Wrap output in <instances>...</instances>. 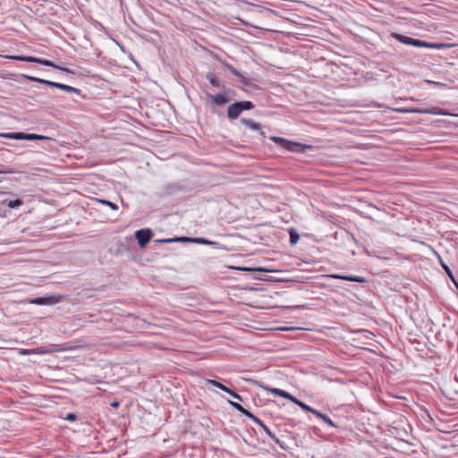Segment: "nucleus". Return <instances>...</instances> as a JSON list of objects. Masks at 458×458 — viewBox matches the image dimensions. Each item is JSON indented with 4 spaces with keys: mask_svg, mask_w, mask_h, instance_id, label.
<instances>
[{
    "mask_svg": "<svg viewBox=\"0 0 458 458\" xmlns=\"http://www.w3.org/2000/svg\"><path fill=\"white\" fill-rule=\"evenodd\" d=\"M224 66L234 76H241V72L235 69L232 64L227 63H223Z\"/></svg>",
    "mask_w": 458,
    "mask_h": 458,
    "instance_id": "24",
    "label": "nucleus"
},
{
    "mask_svg": "<svg viewBox=\"0 0 458 458\" xmlns=\"http://www.w3.org/2000/svg\"><path fill=\"white\" fill-rule=\"evenodd\" d=\"M260 427L264 429V431L267 433L268 437L272 436V431L264 424V422Z\"/></svg>",
    "mask_w": 458,
    "mask_h": 458,
    "instance_id": "36",
    "label": "nucleus"
},
{
    "mask_svg": "<svg viewBox=\"0 0 458 458\" xmlns=\"http://www.w3.org/2000/svg\"><path fill=\"white\" fill-rule=\"evenodd\" d=\"M30 302L32 304H37V305H48L47 301L46 300V296L34 298V299L30 300Z\"/></svg>",
    "mask_w": 458,
    "mask_h": 458,
    "instance_id": "23",
    "label": "nucleus"
},
{
    "mask_svg": "<svg viewBox=\"0 0 458 458\" xmlns=\"http://www.w3.org/2000/svg\"><path fill=\"white\" fill-rule=\"evenodd\" d=\"M28 80H30V81H34V82H38L39 81V78H37V77H33V76H27Z\"/></svg>",
    "mask_w": 458,
    "mask_h": 458,
    "instance_id": "41",
    "label": "nucleus"
},
{
    "mask_svg": "<svg viewBox=\"0 0 458 458\" xmlns=\"http://www.w3.org/2000/svg\"><path fill=\"white\" fill-rule=\"evenodd\" d=\"M289 234H290V239H289V242L291 245H295L297 244L299 239H300V235L299 233H297L296 230L294 229H290L289 231Z\"/></svg>",
    "mask_w": 458,
    "mask_h": 458,
    "instance_id": "18",
    "label": "nucleus"
},
{
    "mask_svg": "<svg viewBox=\"0 0 458 458\" xmlns=\"http://www.w3.org/2000/svg\"><path fill=\"white\" fill-rule=\"evenodd\" d=\"M272 440H274L275 443H276L277 445H279L282 448H284V445L282 444V442L279 440V438H277L274 434H272V436L269 437Z\"/></svg>",
    "mask_w": 458,
    "mask_h": 458,
    "instance_id": "35",
    "label": "nucleus"
},
{
    "mask_svg": "<svg viewBox=\"0 0 458 458\" xmlns=\"http://www.w3.org/2000/svg\"><path fill=\"white\" fill-rule=\"evenodd\" d=\"M2 203H3V205H5L6 207H8L10 208H16L23 204V200L21 199H16L13 200L4 199V200H3Z\"/></svg>",
    "mask_w": 458,
    "mask_h": 458,
    "instance_id": "16",
    "label": "nucleus"
},
{
    "mask_svg": "<svg viewBox=\"0 0 458 458\" xmlns=\"http://www.w3.org/2000/svg\"><path fill=\"white\" fill-rule=\"evenodd\" d=\"M20 354L27 355V354H34L33 349H21L20 351Z\"/></svg>",
    "mask_w": 458,
    "mask_h": 458,
    "instance_id": "33",
    "label": "nucleus"
},
{
    "mask_svg": "<svg viewBox=\"0 0 458 458\" xmlns=\"http://www.w3.org/2000/svg\"><path fill=\"white\" fill-rule=\"evenodd\" d=\"M4 165H0V167H3ZM4 173H13L12 170H6V169H2L0 168V174H4Z\"/></svg>",
    "mask_w": 458,
    "mask_h": 458,
    "instance_id": "42",
    "label": "nucleus"
},
{
    "mask_svg": "<svg viewBox=\"0 0 458 458\" xmlns=\"http://www.w3.org/2000/svg\"><path fill=\"white\" fill-rule=\"evenodd\" d=\"M1 136L4 138L26 140V133L25 132L4 133V134H1Z\"/></svg>",
    "mask_w": 458,
    "mask_h": 458,
    "instance_id": "17",
    "label": "nucleus"
},
{
    "mask_svg": "<svg viewBox=\"0 0 458 458\" xmlns=\"http://www.w3.org/2000/svg\"><path fill=\"white\" fill-rule=\"evenodd\" d=\"M38 83L45 84V85H47L50 87V84H54V81H47V80L39 78Z\"/></svg>",
    "mask_w": 458,
    "mask_h": 458,
    "instance_id": "37",
    "label": "nucleus"
},
{
    "mask_svg": "<svg viewBox=\"0 0 458 458\" xmlns=\"http://www.w3.org/2000/svg\"><path fill=\"white\" fill-rule=\"evenodd\" d=\"M309 410H310V411H308V412H310V413L314 414L317 418H319V419H321V420H322V417H323L324 413H322V412H320V411H317V410L313 409V408H312V407H310V406Z\"/></svg>",
    "mask_w": 458,
    "mask_h": 458,
    "instance_id": "30",
    "label": "nucleus"
},
{
    "mask_svg": "<svg viewBox=\"0 0 458 458\" xmlns=\"http://www.w3.org/2000/svg\"><path fill=\"white\" fill-rule=\"evenodd\" d=\"M322 420L327 423L328 426L330 427H334L335 428L336 426L335 425V423L333 422V420L326 414L323 415L322 417Z\"/></svg>",
    "mask_w": 458,
    "mask_h": 458,
    "instance_id": "29",
    "label": "nucleus"
},
{
    "mask_svg": "<svg viewBox=\"0 0 458 458\" xmlns=\"http://www.w3.org/2000/svg\"><path fill=\"white\" fill-rule=\"evenodd\" d=\"M330 277L335 279H342L345 281H351V282H356V283H366L368 280L360 276H353V275H339V274H334L331 275Z\"/></svg>",
    "mask_w": 458,
    "mask_h": 458,
    "instance_id": "10",
    "label": "nucleus"
},
{
    "mask_svg": "<svg viewBox=\"0 0 458 458\" xmlns=\"http://www.w3.org/2000/svg\"><path fill=\"white\" fill-rule=\"evenodd\" d=\"M242 414H243L244 416L248 417L249 419L252 420L253 418H255V415L252 414L250 411L244 409L243 410V412H242Z\"/></svg>",
    "mask_w": 458,
    "mask_h": 458,
    "instance_id": "34",
    "label": "nucleus"
},
{
    "mask_svg": "<svg viewBox=\"0 0 458 458\" xmlns=\"http://www.w3.org/2000/svg\"><path fill=\"white\" fill-rule=\"evenodd\" d=\"M78 416L75 413L70 412L66 415L65 420L69 421H75Z\"/></svg>",
    "mask_w": 458,
    "mask_h": 458,
    "instance_id": "31",
    "label": "nucleus"
},
{
    "mask_svg": "<svg viewBox=\"0 0 458 458\" xmlns=\"http://www.w3.org/2000/svg\"><path fill=\"white\" fill-rule=\"evenodd\" d=\"M46 300L47 301L48 305L55 304L60 302L63 300V296L61 295H49L46 296Z\"/></svg>",
    "mask_w": 458,
    "mask_h": 458,
    "instance_id": "20",
    "label": "nucleus"
},
{
    "mask_svg": "<svg viewBox=\"0 0 458 458\" xmlns=\"http://www.w3.org/2000/svg\"><path fill=\"white\" fill-rule=\"evenodd\" d=\"M192 238L182 236V237H175V238H167L163 240H157V242H162V243H169V242H191Z\"/></svg>",
    "mask_w": 458,
    "mask_h": 458,
    "instance_id": "15",
    "label": "nucleus"
},
{
    "mask_svg": "<svg viewBox=\"0 0 458 458\" xmlns=\"http://www.w3.org/2000/svg\"><path fill=\"white\" fill-rule=\"evenodd\" d=\"M50 87L59 89L69 93H81V89L59 82H54V84H50Z\"/></svg>",
    "mask_w": 458,
    "mask_h": 458,
    "instance_id": "14",
    "label": "nucleus"
},
{
    "mask_svg": "<svg viewBox=\"0 0 458 458\" xmlns=\"http://www.w3.org/2000/svg\"><path fill=\"white\" fill-rule=\"evenodd\" d=\"M100 202L105 204V205H106L107 207L111 208L113 210H117L118 209V206L115 203H113V202H111L109 200L101 199Z\"/></svg>",
    "mask_w": 458,
    "mask_h": 458,
    "instance_id": "28",
    "label": "nucleus"
},
{
    "mask_svg": "<svg viewBox=\"0 0 458 458\" xmlns=\"http://www.w3.org/2000/svg\"><path fill=\"white\" fill-rule=\"evenodd\" d=\"M38 140H52V138L38 134Z\"/></svg>",
    "mask_w": 458,
    "mask_h": 458,
    "instance_id": "38",
    "label": "nucleus"
},
{
    "mask_svg": "<svg viewBox=\"0 0 458 458\" xmlns=\"http://www.w3.org/2000/svg\"><path fill=\"white\" fill-rule=\"evenodd\" d=\"M119 405H120V403H119V402H117V401H114V402H113V403H111V406H112V407H114V408L119 407Z\"/></svg>",
    "mask_w": 458,
    "mask_h": 458,
    "instance_id": "43",
    "label": "nucleus"
},
{
    "mask_svg": "<svg viewBox=\"0 0 458 458\" xmlns=\"http://www.w3.org/2000/svg\"><path fill=\"white\" fill-rule=\"evenodd\" d=\"M192 242H198V243H201V244H206V245H214L216 244V242H211L206 238H201V237H199V238H192L191 240Z\"/></svg>",
    "mask_w": 458,
    "mask_h": 458,
    "instance_id": "22",
    "label": "nucleus"
},
{
    "mask_svg": "<svg viewBox=\"0 0 458 458\" xmlns=\"http://www.w3.org/2000/svg\"><path fill=\"white\" fill-rule=\"evenodd\" d=\"M242 271H248V272H266V271H268L267 269L264 268V267H241L240 268Z\"/></svg>",
    "mask_w": 458,
    "mask_h": 458,
    "instance_id": "25",
    "label": "nucleus"
},
{
    "mask_svg": "<svg viewBox=\"0 0 458 458\" xmlns=\"http://www.w3.org/2000/svg\"><path fill=\"white\" fill-rule=\"evenodd\" d=\"M187 190V186L180 182H169L161 186L158 196L160 198H167L177 195L180 192H185Z\"/></svg>",
    "mask_w": 458,
    "mask_h": 458,
    "instance_id": "4",
    "label": "nucleus"
},
{
    "mask_svg": "<svg viewBox=\"0 0 458 458\" xmlns=\"http://www.w3.org/2000/svg\"><path fill=\"white\" fill-rule=\"evenodd\" d=\"M33 351H34V354H47V353L52 352V350L46 349L44 347H38V348L33 349Z\"/></svg>",
    "mask_w": 458,
    "mask_h": 458,
    "instance_id": "27",
    "label": "nucleus"
},
{
    "mask_svg": "<svg viewBox=\"0 0 458 458\" xmlns=\"http://www.w3.org/2000/svg\"><path fill=\"white\" fill-rule=\"evenodd\" d=\"M241 81L245 85V86H248V87H251L253 89H258L259 86L256 85V84H253L250 79L246 78L245 76H243L242 73H241V76H237Z\"/></svg>",
    "mask_w": 458,
    "mask_h": 458,
    "instance_id": "21",
    "label": "nucleus"
},
{
    "mask_svg": "<svg viewBox=\"0 0 458 458\" xmlns=\"http://www.w3.org/2000/svg\"><path fill=\"white\" fill-rule=\"evenodd\" d=\"M258 132L260 135L261 140L263 141L264 139H266L267 136H266L265 131H262V127L260 128V131H259Z\"/></svg>",
    "mask_w": 458,
    "mask_h": 458,
    "instance_id": "39",
    "label": "nucleus"
},
{
    "mask_svg": "<svg viewBox=\"0 0 458 458\" xmlns=\"http://www.w3.org/2000/svg\"><path fill=\"white\" fill-rule=\"evenodd\" d=\"M206 79L210 82V84L213 87L218 88L220 89H225V85L222 84L219 79L213 72H208L206 74Z\"/></svg>",
    "mask_w": 458,
    "mask_h": 458,
    "instance_id": "13",
    "label": "nucleus"
},
{
    "mask_svg": "<svg viewBox=\"0 0 458 458\" xmlns=\"http://www.w3.org/2000/svg\"><path fill=\"white\" fill-rule=\"evenodd\" d=\"M38 135L35 133H26V140H38Z\"/></svg>",
    "mask_w": 458,
    "mask_h": 458,
    "instance_id": "32",
    "label": "nucleus"
},
{
    "mask_svg": "<svg viewBox=\"0 0 458 458\" xmlns=\"http://www.w3.org/2000/svg\"><path fill=\"white\" fill-rule=\"evenodd\" d=\"M255 107V105L249 100L236 101L227 107V118L229 120H236L240 117L243 111L251 110Z\"/></svg>",
    "mask_w": 458,
    "mask_h": 458,
    "instance_id": "2",
    "label": "nucleus"
},
{
    "mask_svg": "<svg viewBox=\"0 0 458 458\" xmlns=\"http://www.w3.org/2000/svg\"><path fill=\"white\" fill-rule=\"evenodd\" d=\"M228 403H230V405L234 408L236 411H238L239 412H243V410L245 409L243 406H242L239 403H236V402H233V401H231V400H228Z\"/></svg>",
    "mask_w": 458,
    "mask_h": 458,
    "instance_id": "26",
    "label": "nucleus"
},
{
    "mask_svg": "<svg viewBox=\"0 0 458 458\" xmlns=\"http://www.w3.org/2000/svg\"><path fill=\"white\" fill-rule=\"evenodd\" d=\"M255 384H257L259 386L269 391L270 393H272L274 395H276V396H281V397H284L285 399H290L291 398V394L284 391V390H282V389H279V388H269L267 386H264L261 383H258L256 381H253Z\"/></svg>",
    "mask_w": 458,
    "mask_h": 458,
    "instance_id": "11",
    "label": "nucleus"
},
{
    "mask_svg": "<svg viewBox=\"0 0 458 458\" xmlns=\"http://www.w3.org/2000/svg\"><path fill=\"white\" fill-rule=\"evenodd\" d=\"M207 384L216 386V387L221 389L222 391H224L225 393H227L228 394H230L233 398L242 402V397L238 393H236L235 391H233V389H231L229 387H227L226 386L223 385L221 382L215 380V379H208Z\"/></svg>",
    "mask_w": 458,
    "mask_h": 458,
    "instance_id": "8",
    "label": "nucleus"
},
{
    "mask_svg": "<svg viewBox=\"0 0 458 458\" xmlns=\"http://www.w3.org/2000/svg\"><path fill=\"white\" fill-rule=\"evenodd\" d=\"M152 237L153 232L149 228H143L135 232V239L140 248H145Z\"/></svg>",
    "mask_w": 458,
    "mask_h": 458,
    "instance_id": "7",
    "label": "nucleus"
},
{
    "mask_svg": "<svg viewBox=\"0 0 458 458\" xmlns=\"http://www.w3.org/2000/svg\"><path fill=\"white\" fill-rule=\"evenodd\" d=\"M391 36L403 44L410 45V46H413V47H417L440 49L445 46V44L427 42L424 40L407 37V36H404V35H402L399 33H392Z\"/></svg>",
    "mask_w": 458,
    "mask_h": 458,
    "instance_id": "1",
    "label": "nucleus"
},
{
    "mask_svg": "<svg viewBox=\"0 0 458 458\" xmlns=\"http://www.w3.org/2000/svg\"><path fill=\"white\" fill-rule=\"evenodd\" d=\"M293 403L297 404L299 407H301L303 411H310V406L306 404L305 403L301 402V400H298L295 396L291 395V398L289 399Z\"/></svg>",
    "mask_w": 458,
    "mask_h": 458,
    "instance_id": "19",
    "label": "nucleus"
},
{
    "mask_svg": "<svg viewBox=\"0 0 458 458\" xmlns=\"http://www.w3.org/2000/svg\"><path fill=\"white\" fill-rule=\"evenodd\" d=\"M231 93L235 94L234 90L225 88V89H223V92H219L216 95L207 94V98L211 100L213 105L223 106L232 100V98L229 96Z\"/></svg>",
    "mask_w": 458,
    "mask_h": 458,
    "instance_id": "5",
    "label": "nucleus"
},
{
    "mask_svg": "<svg viewBox=\"0 0 458 458\" xmlns=\"http://www.w3.org/2000/svg\"><path fill=\"white\" fill-rule=\"evenodd\" d=\"M12 59L18 60V61L30 62V63H37V64H43V65H46L48 67L60 69V70L65 71L66 72H72L71 70H69L67 68H62V67L56 65L53 61L39 58V57L27 56V55H16V56H13Z\"/></svg>",
    "mask_w": 458,
    "mask_h": 458,
    "instance_id": "6",
    "label": "nucleus"
},
{
    "mask_svg": "<svg viewBox=\"0 0 458 458\" xmlns=\"http://www.w3.org/2000/svg\"><path fill=\"white\" fill-rule=\"evenodd\" d=\"M269 139L276 144L290 152L301 153L304 151V149L311 148L310 146L303 145L296 141H292L282 137L271 136Z\"/></svg>",
    "mask_w": 458,
    "mask_h": 458,
    "instance_id": "3",
    "label": "nucleus"
},
{
    "mask_svg": "<svg viewBox=\"0 0 458 458\" xmlns=\"http://www.w3.org/2000/svg\"><path fill=\"white\" fill-rule=\"evenodd\" d=\"M399 113H416V114H440L438 112L437 107H432V108H399L396 109Z\"/></svg>",
    "mask_w": 458,
    "mask_h": 458,
    "instance_id": "9",
    "label": "nucleus"
},
{
    "mask_svg": "<svg viewBox=\"0 0 458 458\" xmlns=\"http://www.w3.org/2000/svg\"><path fill=\"white\" fill-rule=\"evenodd\" d=\"M240 123L243 124L245 127L257 131H260V128L262 127L261 123H257L250 118H242L240 120Z\"/></svg>",
    "mask_w": 458,
    "mask_h": 458,
    "instance_id": "12",
    "label": "nucleus"
},
{
    "mask_svg": "<svg viewBox=\"0 0 458 458\" xmlns=\"http://www.w3.org/2000/svg\"><path fill=\"white\" fill-rule=\"evenodd\" d=\"M251 420H253L255 423H257L259 426H261L263 423V421L261 420H259L257 416H255V418H253Z\"/></svg>",
    "mask_w": 458,
    "mask_h": 458,
    "instance_id": "40",
    "label": "nucleus"
}]
</instances>
